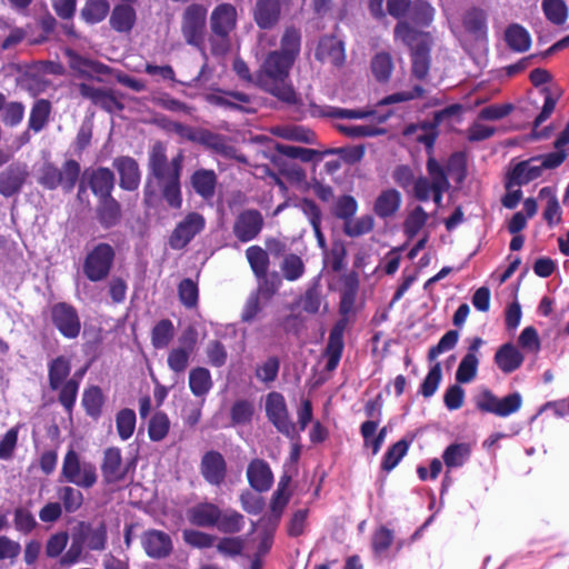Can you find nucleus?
<instances>
[{"mask_svg": "<svg viewBox=\"0 0 569 569\" xmlns=\"http://www.w3.org/2000/svg\"><path fill=\"white\" fill-rule=\"evenodd\" d=\"M184 154L179 151L168 158L167 147L156 141L148 153L147 177L143 186V204L147 209L158 208L164 202L170 209L180 210L183 203L181 176Z\"/></svg>", "mask_w": 569, "mask_h": 569, "instance_id": "1", "label": "nucleus"}, {"mask_svg": "<svg viewBox=\"0 0 569 569\" xmlns=\"http://www.w3.org/2000/svg\"><path fill=\"white\" fill-rule=\"evenodd\" d=\"M301 33L287 27L280 39V48L269 51L258 68L257 88L287 106L301 103V98L290 80V71L299 57Z\"/></svg>", "mask_w": 569, "mask_h": 569, "instance_id": "2", "label": "nucleus"}, {"mask_svg": "<svg viewBox=\"0 0 569 569\" xmlns=\"http://www.w3.org/2000/svg\"><path fill=\"white\" fill-rule=\"evenodd\" d=\"M358 292V279L355 274H348L342 278V288L340 289V313L343 316L332 328L329 335L328 343L325 350L327 358L326 369L333 371L341 359L343 351V333L348 325L347 316L355 309L356 297Z\"/></svg>", "mask_w": 569, "mask_h": 569, "instance_id": "3", "label": "nucleus"}, {"mask_svg": "<svg viewBox=\"0 0 569 569\" xmlns=\"http://www.w3.org/2000/svg\"><path fill=\"white\" fill-rule=\"evenodd\" d=\"M393 34L410 49L411 73L418 80H425L431 64L432 38L429 32L413 28L409 21H399L395 26Z\"/></svg>", "mask_w": 569, "mask_h": 569, "instance_id": "4", "label": "nucleus"}, {"mask_svg": "<svg viewBox=\"0 0 569 569\" xmlns=\"http://www.w3.org/2000/svg\"><path fill=\"white\" fill-rule=\"evenodd\" d=\"M238 11L234 4L221 2L217 4L210 16V36L208 43L214 57L224 56L231 47V33L237 29Z\"/></svg>", "mask_w": 569, "mask_h": 569, "instance_id": "5", "label": "nucleus"}, {"mask_svg": "<svg viewBox=\"0 0 569 569\" xmlns=\"http://www.w3.org/2000/svg\"><path fill=\"white\" fill-rule=\"evenodd\" d=\"M461 111L462 106L459 103L447 106L446 108L436 111L432 120L430 121L407 124L402 130V134L405 137H410L420 131L416 137V141L425 146L427 154H433L435 144L439 137V126L445 120L459 116Z\"/></svg>", "mask_w": 569, "mask_h": 569, "instance_id": "6", "label": "nucleus"}, {"mask_svg": "<svg viewBox=\"0 0 569 569\" xmlns=\"http://www.w3.org/2000/svg\"><path fill=\"white\" fill-rule=\"evenodd\" d=\"M208 9L202 3L188 4L181 14L180 31L187 44L206 54Z\"/></svg>", "mask_w": 569, "mask_h": 569, "instance_id": "7", "label": "nucleus"}, {"mask_svg": "<svg viewBox=\"0 0 569 569\" xmlns=\"http://www.w3.org/2000/svg\"><path fill=\"white\" fill-rule=\"evenodd\" d=\"M80 173V163L74 159L66 160L61 168L53 162H44L40 169L38 182L47 190H56L61 187L66 193H69L79 181Z\"/></svg>", "mask_w": 569, "mask_h": 569, "instance_id": "8", "label": "nucleus"}, {"mask_svg": "<svg viewBox=\"0 0 569 569\" xmlns=\"http://www.w3.org/2000/svg\"><path fill=\"white\" fill-rule=\"evenodd\" d=\"M61 477L77 487L89 489L98 480L96 466L81 459L73 449H69L63 457Z\"/></svg>", "mask_w": 569, "mask_h": 569, "instance_id": "9", "label": "nucleus"}, {"mask_svg": "<svg viewBox=\"0 0 569 569\" xmlns=\"http://www.w3.org/2000/svg\"><path fill=\"white\" fill-rule=\"evenodd\" d=\"M532 158L520 161L513 166L506 174L505 189L506 193L501 198V203L507 209H515L521 198V187L533 180Z\"/></svg>", "mask_w": 569, "mask_h": 569, "instance_id": "10", "label": "nucleus"}, {"mask_svg": "<svg viewBox=\"0 0 569 569\" xmlns=\"http://www.w3.org/2000/svg\"><path fill=\"white\" fill-rule=\"evenodd\" d=\"M551 74L546 69L536 68V94L543 98L541 111L536 116V128H539L555 111L562 96L559 86L550 83Z\"/></svg>", "mask_w": 569, "mask_h": 569, "instance_id": "11", "label": "nucleus"}, {"mask_svg": "<svg viewBox=\"0 0 569 569\" xmlns=\"http://www.w3.org/2000/svg\"><path fill=\"white\" fill-rule=\"evenodd\" d=\"M475 402L476 407L482 412L507 417L520 409L522 399L518 392L498 398L490 390L483 389L476 396Z\"/></svg>", "mask_w": 569, "mask_h": 569, "instance_id": "12", "label": "nucleus"}, {"mask_svg": "<svg viewBox=\"0 0 569 569\" xmlns=\"http://www.w3.org/2000/svg\"><path fill=\"white\" fill-rule=\"evenodd\" d=\"M131 463L122 457L118 447H108L102 452L100 471L106 485H116L127 479Z\"/></svg>", "mask_w": 569, "mask_h": 569, "instance_id": "13", "label": "nucleus"}, {"mask_svg": "<svg viewBox=\"0 0 569 569\" xmlns=\"http://www.w3.org/2000/svg\"><path fill=\"white\" fill-rule=\"evenodd\" d=\"M266 412L268 419L279 432L291 439L298 436V430L289 418L286 401L281 393L271 392L268 395L266 399Z\"/></svg>", "mask_w": 569, "mask_h": 569, "instance_id": "14", "label": "nucleus"}, {"mask_svg": "<svg viewBox=\"0 0 569 569\" xmlns=\"http://www.w3.org/2000/svg\"><path fill=\"white\" fill-rule=\"evenodd\" d=\"M78 89L82 98L90 100L106 112L113 113L124 109L121 102L123 94L113 89L96 88L84 82L79 83Z\"/></svg>", "mask_w": 569, "mask_h": 569, "instance_id": "15", "label": "nucleus"}, {"mask_svg": "<svg viewBox=\"0 0 569 569\" xmlns=\"http://www.w3.org/2000/svg\"><path fill=\"white\" fill-rule=\"evenodd\" d=\"M204 227L206 219L201 213L189 212L173 229L169 244L172 249H183Z\"/></svg>", "mask_w": 569, "mask_h": 569, "instance_id": "16", "label": "nucleus"}, {"mask_svg": "<svg viewBox=\"0 0 569 569\" xmlns=\"http://www.w3.org/2000/svg\"><path fill=\"white\" fill-rule=\"evenodd\" d=\"M264 226L261 212L257 209L242 210L234 219L232 233L242 243L256 239Z\"/></svg>", "mask_w": 569, "mask_h": 569, "instance_id": "17", "label": "nucleus"}, {"mask_svg": "<svg viewBox=\"0 0 569 569\" xmlns=\"http://www.w3.org/2000/svg\"><path fill=\"white\" fill-rule=\"evenodd\" d=\"M51 320L59 332L66 338H76L81 329L80 319L76 309L64 302H59L51 308Z\"/></svg>", "mask_w": 569, "mask_h": 569, "instance_id": "18", "label": "nucleus"}, {"mask_svg": "<svg viewBox=\"0 0 569 569\" xmlns=\"http://www.w3.org/2000/svg\"><path fill=\"white\" fill-rule=\"evenodd\" d=\"M82 178L98 200L112 196L116 177L111 169L107 167L86 169Z\"/></svg>", "mask_w": 569, "mask_h": 569, "instance_id": "19", "label": "nucleus"}, {"mask_svg": "<svg viewBox=\"0 0 569 569\" xmlns=\"http://www.w3.org/2000/svg\"><path fill=\"white\" fill-rule=\"evenodd\" d=\"M197 333L188 329L179 339L180 346L172 348L168 353L167 363L170 370L182 373L189 366L190 356L194 349Z\"/></svg>", "mask_w": 569, "mask_h": 569, "instance_id": "20", "label": "nucleus"}, {"mask_svg": "<svg viewBox=\"0 0 569 569\" xmlns=\"http://www.w3.org/2000/svg\"><path fill=\"white\" fill-rule=\"evenodd\" d=\"M197 143L226 159H234L241 163L247 162L246 157L243 154H239L238 149L230 144L224 136L212 132L208 129H200Z\"/></svg>", "mask_w": 569, "mask_h": 569, "instance_id": "21", "label": "nucleus"}, {"mask_svg": "<svg viewBox=\"0 0 569 569\" xmlns=\"http://www.w3.org/2000/svg\"><path fill=\"white\" fill-rule=\"evenodd\" d=\"M197 143L226 159H234L241 163L247 162L246 157L243 154H239L238 149L230 144L224 136L212 132L208 129H200Z\"/></svg>", "mask_w": 569, "mask_h": 569, "instance_id": "22", "label": "nucleus"}, {"mask_svg": "<svg viewBox=\"0 0 569 569\" xmlns=\"http://www.w3.org/2000/svg\"><path fill=\"white\" fill-rule=\"evenodd\" d=\"M29 172L26 164L12 163L0 172V194L4 198L17 196L21 192Z\"/></svg>", "mask_w": 569, "mask_h": 569, "instance_id": "23", "label": "nucleus"}, {"mask_svg": "<svg viewBox=\"0 0 569 569\" xmlns=\"http://www.w3.org/2000/svg\"><path fill=\"white\" fill-rule=\"evenodd\" d=\"M141 545L148 557L153 559L167 558L173 549L171 537L156 529H149L142 533Z\"/></svg>", "mask_w": 569, "mask_h": 569, "instance_id": "24", "label": "nucleus"}, {"mask_svg": "<svg viewBox=\"0 0 569 569\" xmlns=\"http://www.w3.org/2000/svg\"><path fill=\"white\" fill-rule=\"evenodd\" d=\"M119 174V186L126 191H136L141 181V171L137 160L129 156L117 157L112 162Z\"/></svg>", "mask_w": 569, "mask_h": 569, "instance_id": "25", "label": "nucleus"}, {"mask_svg": "<svg viewBox=\"0 0 569 569\" xmlns=\"http://www.w3.org/2000/svg\"><path fill=\"white\" fill-rule=\"evenodd\" d=\"M209 101L216 106L248 114L257 112L254 98L241 91H223L222 96L212 94Z\"/></svg>", "mask_w": 569, "mask_h": 569, "instance_id": "26", "label": "nucleus"}, {"mask_svg": "<svg viewBox=\"0 0 569 569\" xmlns=\"http://www.w3.org/2000/svg\"><path fill=\"white\" fill-rule=\"evenodd\" d=\"M280 0H257L252 9V18L261 30L274 28L281 19Z\"/></svg>", "mask_w": 569, "mask_h": 569, "instance_id": "27", "label": "nucleus"}, {"mask_svg": "<svg viewBox=\"0 0 569 569\" xmlns=\"http://www.w3.org/2000/svg\"><path fill=\"white\" fill-rule=\"evenodd\" d=\"M200 472L207 482L220 486L227 475V463L223 456L214 450L206 452L201 458Z\"/></svg>", "mask_w": 569, "mask_h": 569, "instance_id": "28", "label": "nucleus"}, {"mask_svg": "<svg viewBox=\"0 0 569 569\" xmlns=\"http://www.w3.org/2000/svg\"><path fill=\"white\" fill-rule=\"evenodd\" d=\"M189 183L197 196L210 202L216 194L218 176L212 169L200 168L191 173Z\"/></svg>", "mask_w": 569, "mask_h": 569, "instance_id": "29", "label": "nucleus"}, {"mask_svg": "<svg viewBox=\"0 0 569 569\" xmlns=\"http://www.w3.org/2000/svg\"><path fill=\"white\" fill-rule=\"evenodd\" d=\"M315 57L320 62L340 67L346 59L343 42L335 36H323L318 42Z\"/></svg>", "mask_w": 569, "mask_h": 569, "instance_id": "30", "label": "nucleus"}, {"mask_svg": "<svg viewBox=\"0 0 569 569\" xmlns=\"http://www.w3.org/2000/svg\"><path fill=\"white\" fill-rule=\"evenodd\" d=\"M113 262V251H90L83 263V271L89 280L104 279Z\"/></svg>", "mask_w": 569, "mask_h": 569, "instance_id": "31", "label": "nucleus"}, {"mask_svg": "<svg viewBox=\"0 0 569 569\" xmlns=\"http://www.w3.org/2000/svg\"><path fill=\"white\" fill-rule=\"evenodd\" d=\"M76 537L81 543H86L88 549L102 551L107 546V526L104 522L92 526L89 522L81 521L77 526Z\"/></svg>", "mask_w": 569, "mask_h": 569, "instance_id": "32", "label": "nucleus"}, {"mask_svg": "<svg viewBox=\"0 0 569 569\" xmlns=\"http://www.w3.org/2000/svg\"><path fill=\"white\" fill-rule=\"evenodd\" d=\"M221 510L210 502H200L187 510L188 521L197 527L211 528L220 520Z\"/></svg>", "mask_w": 569, "mask_h": 569, "instance_id": "33", "label": "nucleus"}, {"mask_svg": "<svg viewBox=\"0 0 569 569\" xmlns=\"http://www.w3.org/2000/svg\"><path fill=\"white\" fill-rule=\"evenodd\" d=\"M247 478L251 488L259 492L269 490L273 482V473L269 465L258 458L248 465Z\"/></svg>", "mask_w": 569, "mask_h": 569, "instance_id": "34", "label": "nucleus"}, {"mask_svg": "<svg viewBox=\"0 0 569 569\" xmlns=\"http://www.w3.org/2000/svg\"><path fill=\"white\" fill-rule=\"evenodd\" d=\"M136 23L137 12L132 3L122 2L111 10L109 24L116 32L129 34Z\"/></svg>", "mask_w": 569, "mask_h": 569, "instance_id": "35", "label": "nucleus"}, {"mask_svg": "<svg viewBox=\"0 0 569 569\" xmlns=\"http://www.w3.org/2000/svg\"><path fill=\"white\" fill-rule=\"evenodd\" d=\"M523 353L511 342L500 346L495 355V363L503 373H511L523 362Z\"/></svg>", "mask_w": 569, "mask_h": 569, "instance_id": "36", "label": "nucleus"}, {"mask_svg": "<svg viewBox=\"0 0 569 569\" xmlns=\"http://www.w3.org/2000/svg\"><path fill=\"white\" fill-rule=\"evenodd\" d=\"M401 202V193L398 190H382L375 200L373 212L381 219L392 218L399 211Z\"/></svg>", "mask_w": 569, "mask_h": 569, "instance_id": "37", "label": "nucleus"}, {"mask_svg": "<svg viewBox=\"0 0 569 569\" xmlns=\"http://www.w3.org/2000/svg\"><path fill=\"white\" fill-rule=\"evenodd\" d=\"M96 217L103 228L117 226L122 218L120 202L112 196L99 199L96 208Z\"/></svg>", "mask_w": 569, "mask_h": 569, "instance_id": "38", "label": "nucleus"}, {"mask_svg": "<svg viewBox=\"0 0 569 569\" xmlns=\"http://www.w3.org/2000/svg\"><path fill=\"white\" fill-rule=\"evenodd\" d=\"M52 103L44 98L37 99L30 110L28 126L34 133L41 132L49 123Z\"/></svg>", "mask_w": 569, "mask_h": 569, "instance_id": "39", "label": "nucleus"}, {"mask_svg": "<svg viewBox=\"0 0 569 569\" xmlns=\"http://www.w3.org/2000/svg\"><path fill=\"white\" fill-rule=\"evenodd\" d=\"M213 381L210 371L204 367H196L189 372V388L193 396L206 397L212 389Z\"/></svg>", "mask_w": 569, "mask_h": 569, "instance_id": "40", "label": "nucleus"}, {"mask_svg": "<svg viewBox=\"0 0 569 569\" xmlns=\"http://www.w3.org/2000/svg\"><path fill=\"white\" fill-rule=\"evenodd\" d=\"M410 22L419 28L429 27L435 18V8L426 0H413L409 8Z\"/></svg>", "mask_w": 569, "mask_h": 569, "instance_id": "41", "label": "nucleus"}, {"mask_svg": "<svg viewBox=\"0 0 569 569\" xmlns=\"http://www.w3.org/2000/svg\"><path fill=\"white\" fill-rule=\"evenodd\" d=\"M463 28L475 38H483L487 34V16L482 9L468 10L462 19Z\"/></svg>", "mask_w": 569, "mask_h": 569, "instance_id": "42", "label": "nucleus"}, {"mask_svg": "<svg viewBox=\"0 0 569 569\" xmlns=\"http://www.w3.org/2000/svg\"><path fill=\"white\" fill-rule=\"evenodd\" d=\"M505 41L511 50L523 52L530 48L531 38L522 26L512 23L505 31Z\"/></svg>", "mask_w": 569, "mask_h": 569, "instance_id": "43", "label": "nucleus"}, {"mask_svg": "<svg viewBox=\"0 0 569 569\" xmlns=\"http://www.w3.org/2000/svg\"><path fill=\"white\" fill-rule=\"evenodd\" d=\"M71 366L70 361L60 356L54 358L48 365V379L51 390H58L61 383L66 382L70 375Z\"/></svg>", "mask_w": 569, "mask_h": 569, "instance_id": "44", "label": "nucleus"}, {"mask_svg": "<svg viewBox=\"0 0 569 569\" xmlns=\"http://www.w3.org/2000/svg\"><path fill=\"white\" fill-rule=\"evenodd\" d=\"M110 11L107 0H87L80 11V17L88 24H97L103 21Z\"/></svg>", "mask_w": 569, "mask_h": 569, "instance_id": "45", "label": "nucleus"}, {"mask_svg": "<svg viewBox=\"0 0 569 569\" xmlns=\"http://www.w3.org/2000/svg\"><path fill=\"white\" fill-rule=\"evenodd\" d=\"M539 199L547 200V206L543 210V219L549 226L558 223L561 220V208L556 198L555 189L552 187H543L539 191Z\"/></svg>", "mask_w": 569, "mask_h": 569, "instance_id": "46", "label": "nucleus"}, {"mask_svg": "<svg viewBox=\"0 0 569 569\" xmlns=\"http://www.w3.org/2000/svg\"><path fill=\"white\" fill-rule=\"evenodd\" d=\"M274 133L286 140L303 143H313L316 140V133L312 130L299 124L279 127Z\"/></svg>", "mask_w": 569, "mask_h": 569, "instance_id": "47", "label": "nucleus"}, {"mask_svg": "<svg viewBox=\"0 0 569 569\" xmlns=\"http://www.w3.org/2000/svg\"><path fill=\"white\" fill-rule=\"evenodd\" d=\"M545 18L556 26H562L568 20V6L565 0H542Z\"/></svg>", "mask_w": 569, "mask_h": 569, "instance_id": "48", "label": "nucleus"}, {"mask_svg": "<svg viewBox=\"0 0 569 569\" xmlns=\"http://www.w3.org/2000/svg\"><path fill=\"white\" fill-rule=\"evenodd\" d=\"M335 128L348 138L379 137L387 133V129L372 124L346 126L338 123Z\"/></svg>", "mask_w": 569, "mask_h": 569, "instance_id": "49", "label": "nucleus"}, {"mask_svg": "<svg viewBox=\"0 0 569 569\" xmlns=\"http://www.w3.org/2000/svg\"><path fill=\"white\" fill-rule=\"evenodd\" d=\"M468 443H453L446 448L442 458L447 468L461 467L470 456Z\"/></svg>", "mask_w": 569, "mask_h": 569, "instance_id": "50", "label": "nucleus"}, {"mask_svg": "<svg viewBox=\"0 0 569 569\" xmlns=\"http://www.w3.org/2000/svg\"><path fill=\"white\" fill-rule=\"evenodd\" d=\"M57 496L62 502V509L68 513L78 511L83 503V495L79 489L70 486L60 487Z\"/></svg>", "mask_w": 569, "mask_h": 569, "instance_id": "51", "label": "nucleus"}, {"mask_svg": "<svg viewBox=\"0 0 569 569\" xmlns=\"http://www.w3.org/2000/svg\"><path fill=\"white\" fill-rule=\"evenodd\" d=\"M174 336V327L171 320H160L152 329L151 342L157 349H163L169 346Z\"/></svg>", "mask_w": 569, "mask_h": 569, "instance_id": "52", "label": "nucleus"}, {"mask_svg": "<svg viewBox=\"0 0 569 569\" xmlns=\"http://www.w3.org/2000/svg\"><path fill=\"white\" fill-rule=\"evenodd\" d=\"M274 149L281 156L290 159H299L302 162H311L321 157L318 150L303 147L277 143Z\"/></svg>", "mask_w": 569, "mask_h": 569, "instance_id": "53", "label": "nucleus"}, {"mask_svg": "<svg viewBox=\"0 0 569 569\" xmlns=\"http://www.w3.org/2000/svg\"><path fill=\"white\" fill-rule=\"evenodd\" d=\"M393 70V62L390 53L379 52L371 60V71L379 82H387Z\"/></svg>", "mask_w": 569, "mask_h": 569, "instance_id": "54", "label": "nucleus"}, {"mask_svg": "<svg viewBox=\"0 0 569 569\" xmlns=\"http://www.w3.org/2000/svg\"><path fill=\"white\" fill-rule=\"evenodd\" d=\"M428 220V214L421 206L416 207L403 222V231L408 239L415 238L423 228Z\"/></svg>", "mask_w": 569, "mask_h": 569, "instance_id": "55", "label": "nucleus"}, {"mask_svg": "<svg viewBox=\"0 0 569 569\" xmlns=\"http://www.w3.org/2000/svg\"><path fill=\"white\" fill-rule=\"evenodd\" d=\"M117 432L121 440H128L136 428V413L132 409H122L116 416Z\"/></svg>", "mask_w": 569, "mask_h": 569, "instance_id": "56", "label": "nucleus"}, {"mask_svg": "<svg viewBox=\"0 0 569 569\" xmlns=\"http://www.w3.org/2000/svg\"><path fill=\"white\" fill-rule=\"evenodd\" d=\"M375 227V219L371 214H365L357 219H350L343 223V231L349 237H360L369 233Z\"/></svg>", "mask_w": 569, "mask_h": 569, "instance_id": "57", "label": "nucleus"}, {"mask_svg": "<svg viewBox=\"0 0 569 569\" xmlns=\"http://www.w3.org/2000/svg\"><path fill=\"white\" fill-rule=\"evenodd\" d=\"M408 449L409 443L405 439L392 445L383 457L381 468L387 472L391 471L406 456Z\"/></svg>", "mask_w": 569, "mask_h": 569, "instance_id": "58", "label": "nucleus"}, {"mask_svg": "<svg viewBox=\"0 0 569 569\" xmlns=\"http://www.w3.org/2000/svg\"><path fill=\"white\" fill-rule=\"evenodd\" d=\"M478 363L477 355H466L456 371V380L460 383H468L473 380L477 375Z\"/></svg>", "mask_w": 569, "mask_h": 569, "instance_id": "59", "label": "nucleus"}, {"mask_svg": "<svg viewBox=\"0 0 569 569\" xmlns=\"http://www.w3.org/2000/svg\"><path fill=\"white\" fill-rule=\"evenodd\" d=\"M290 495L288 491L276 490L270 506V515L263 520H267L271 527H276L281 518L284 507L289 501Z\"/></svg>", "mask_w": 569, "mask_h": 569, "instance_id": "60", "label": "nucleus"}, {"mask_svg": "<svg viewBox=\"0 0 569 569\" xmlns=\"http://www.w3.org/2000/svg\"><path fill=\"white\" fill-rule=\"evenodd\" d=\"M170 421L166 413L157 412L152 416L148 427V433L152 441H161L168 435Z\"/></svg>", "mask_w": 569, "mask_h": 569, "instance_id": "61", "label": "nucleus"}, {"mask_svg": "<svg viewBox=\"0 0 569 569\" xmlns=\"http://www.w3.org/2000/svg\"><path fill=\"white\" fill-rule=\"evenodd\" d=\"M358 210V202L355 199V197L345 194L338 198V200L335 203L333 207V214L343 220L345 222H348L353 216L356 214Z\"/></svg>", "mask_w": 569, "mask_h": 569, "instance_id": "62", "label": "nucleus"}, {"mask_svg": "<svg viewBox=\"0 0 569 569\" xmlns=\"http://www.w3.org/2000/svg\"><path fill=\"white\" fill-rule=\"evenodd\" d=\"M103 403V396L98 387H91L83 392L82 405L87 413L91 417H97L101 412Z\"/></svg>", "mask_w": 569, "mask_h": 569, "instance_id": "63", "label": "nucleus"}, {"mask_svg": "<svg viewBox=\"0 0 569 569\" xmlns=\"http://www.w3.org/2000/svg\"><path fill=\"white\" fill-rule=\"evenodd\" d=\"M183 541L199 549L210 548L214 545L216 537L196 529H184L182 531Z\"/></svg>", "mask_w": 569, "mask_h": 569, "instance_id": "64", "label": "nucleus"}]
</instances>
